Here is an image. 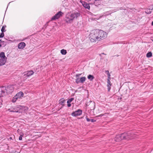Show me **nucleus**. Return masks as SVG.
I'll return each mask as SVG.
<instances>
[{"mask_svg":"<svg viewBox=\"0 0 153 153\" xmlns=\"http://www.w3.org/2000/svg\"><path fill=\"white\" fill-rule=\"evenodd\" d=\"M81 14L79 11L69 12L66 13L64 19L66 23L70 24L80 16Z\"/></svg>","mask_w":153,"mask_h":153,"instance_id":"f257e3e1","label":"nucleus"},{"mask_svg":"<svg viewBox=\"0 0 153 153\" xmlns=\"http://www.w3.org/2000/svg\"><path fill=\"white\" fill-rule=\"evenodd\" d=\"M133 134H131L130 131H129L128 133L125 132L121 134L117 135L115 138V140L116 141H118L122 140L131 139L133 138Z\"/></svg>","mask_w":153,"mask_h":153,"instance_id":"f03ea898","label":"nucleus"},{"mask_svg":"<svg viewBox=\"0 0 153 153\" xmlns=\"http://www.w3.org/2000/svg\"><path fill=\"white\" fill-rule=\"evenodd\" d=\"M13 91V88L12 86H8L7 87H0V95L2 96V94L5 92L7 94L11 93Z\"/></svg>","mask_w":153,"mask_h":153,"instance_id":"7ed1b4c3","label":"nucleus"},{"mask_svg":"<svg viewBox=\"0 0 153 153\" xmlns=\"http://www.w3.org/2000/svg\"><path fill=\"white\" fill-rule=\"evenodd\" d=\"M98 29L93 30L90 33L89 37L91 42L98 41Z\"/></svg>","mask_w":153,"mask_h":153,"instance_id":"20e7f679","label":"nucleus"},{"mask_svg":"<svg viewBox=\"0 0 153 153\" xmlns=\"http://www.w3.org/2000/svg\"><path fill=\"white\" fill-rule=\"evenodd\" d=\"M98 41L103 40L107 37V34L105 32L99 29H98Z\"/></svg>","mask_w":153,"mask_h":153,"instance_id":"39448f33","label":"nucleus"},{"mask_svg":"<svg viewBox=\"0 0 153 153\" xmlns=\"http://www.w3.org/2000/svg\"><path fill=\"white\" fill-rule=\"evenodd\" d=\"M63 14V13L61 11L58 12L54 16L52 17L51 20H54L59 19L62 16Z\"/></svg>","mask_w":153,"mask_h":153,"instance_id":"423d86ee","label":"nucleus"},{"mask_svg":"<svg viewBox=\"0 0 153 153\" xmlns=\"http://www.w3.org/2000/svg\"><path fill=\"white\" fill-rule=\"evenodd\" d=\"M82 112V111L80 109H78L75 111L71 113V115L73 117H76L81 115Z\"/></svg>","mask_w":153,"mask_h":153,"instance_id":"0eeeda50","label":"nucleus"},{"mask_svg":"<svg viewBox=\"0 0 153 153\" xmlns=\"http://www.w3.org/2000/svg\"><path fill=\"white\" fill-rule=\"evenodd\" d=\"M34 73V72L33 71H30L25 72L23 74H24V76L29 77L33 75Z\"/></svg>","mask_w":153,"mask_h":153,"instance_id":"6e6552de","label":"nucleus"},{"mask_svg":"<svg viewBox=\"0 0 153 153\" xmlns=\"http://www.w3.org/2000/svg\"><path fill=\"white\" fill-rule=\"evenodd\" d=\"M25 45L26 44L25 42H21L19 43L18 45V48L20 49H22L25 47Z\"/></svg>","mask_w":153,"mask_h":153,"instance_id":"1a4fd4ad","label":"nucleus"},{"mask_svg":"<svg viewBox=\"0 0 153 153\" xmlns=\"http://www.w3.org/2000/svg\"><path fill=\"white\" fill-rule=\"evenodd\" d=\"M23 95V93L22 92L20 91L19 92L17 93L15 95V96L18 99H20L22 97Z\"/></svg>","mask_w":153,"mask_h":153,"instance_id":"9d476101","label":"nucleus"},{"mask_svg":"<svg viewBox=\"0 0 153 153\" xmlns=\"http://www.w3.org/2000/svg\"><path fill=\"white\" fill-rule=\"evenodd\" d=\"M7 59V58H5V59H0V66H2L4 65Z\"/></svg>","mask_w":153,"mask_h":153,"instance_id":"9b49d317","label":"nucleus"},{"mask_svg":"<svg viewBox=\"0 0 153 153\" xmlns=\"http://www.w3.org/2000/svg\"><path fill=\"white\" fill-rule=\"evenodd\" d=\"M113 12V11L110 10L109 11L105 12L102 13V16H106L110 15Z\"/></svg>","mask_w":153,"mask_h":153,"instance_id":"f8f14e48","label":"nucleus"},{"mask_svg":"<svg viewBox=\"0 0 153 153\" xmlns=\"http://www.w3.org/2000/svg\"><path fill=\"white\" fill-rule=\"evenodd\" d=\"M110 79H107V87H108V91H109L111 89V83Z\"/></svg>","mask_w":153,"mask_h":153,"instance_id":"ddd939ff","label":"nucleus"},{"mask_svg":"<svg viewBox=\"0 0 153 153\" xmlns=\"http://www.w3.org/2000/svg\"><path fill=\"white\" fill-rule=\"evenodd\" d=\"M15 108H9L8 110V111L10 112H20V111L19 110H16Z\"/></svg>","mask_w":153,"mask_h":153,"instance_id":"4468645a","label":"nucleus"},{"mask_svg":"<svg viewBox=\"0 0 153 153\" xmlns=\"http://www.w3.org/2000/svg\"><path fill=\"white\" fill-rule=\"evenodd\" d=\"M82 4L83 7L87 9H90V6L88 4H87V3L83 1V3H82Z\"/></svg>","mask_w":153,"mask_h":153,"instance_id":"2eb2a0df","label":"nucleus"},{"mask_svg":"<svg viewBox=\"0 0 153 153\" xmlns=\"http://www.w3.org/2000/svg\"><path fill=\"white\" fill-rule=\"evenodd\" d=\"M80 83H83L86 79V77L85 76L82 77L80 78Z\"/></svg>","mask_w":153,"mask_h":153,"instance_id":"dca6fc26","label":"nucleus"},{"mask_svg":"<svg viewBox=\"0 0 153 153\" xmlns=\"http://www.w3.org/2000/svg\"><path fill=\"white\" fill-rule=\"evenodd\" d=\"M100 0H95L94 1V4L97 6H98L100 5Z\"/></svg>","mask_w":153,"mask_h":153,"instance_id":"f3484780","label":"nucleus"},{"mask_svg":"<svg viewBox=\"0 0 153 153\" xmlns=\"http://www.w3.org/2000/svg\"><path fill=\"white\" fill-rule=\"evenodd\" d=\"M0 57L1 58L4 59H5V58H7L5 56L4 52H3L0 53Z\"/></svg>","mask_w":153,"mask_h":153,"instance_id":"a211bd4d","label":"nucleus"},{"mask_svg":"<svg viewBox=\"0 0 153 153\" xmlns=\"http://www.w3.org/2000/svg\"><path fill=\"white\" fill-rule=\"evenodd\" d=\"M88 78L90 81H92L94 78V77L93 75L90 74L88 76Z\"/></svg>","mask_w":153,"mask_h":153,"instance_id":"6ab92c4d","label":"nucleus"},{"mask_svg":"<svg viewBox=\"0 0 153 153\" xmlns=\"http://www.w3.org/2000/svg\"><path fill=\"white\" fill-rule=\"evenodd\" d=\"M61 53L62 55H65L67 53L66 50L64 49H62L61 51Z\"/></svg>","mask_w":153,"mask_h":153,"instance_id":"aec40b11","label":"nucleus"},{"mask_svg":"<svg viewBox=\"0 0 153 153\" xmlns=\"http://www.w3.org/2000/svg\"><path fill=\"white\" fill-rule=\"evenodd\" d=\"M146 56L148 58L151 57L152 56V53L151 52H149L147 53Z\"/></svg>","mask_w":153,"mask_h":153,"instance_id":"412c9836","label":"nucleus"},{"mask_svg":"<svg viewBox=\"0 0 153 153\" xmlns=\"http://www.w3.org/2000/svg\"><path fill=\"white\" fill-rule=\"evenodd\" d=\"M18 99L15 96L14 97H13L12 100V102H15Z\"/></svg>","mask_w":153,"mask_h":153,"instance_id":"4be33fe9","label":"nucleus"},{"mask_svg":"<svg viewBox=\"0 0 153 153\" xmlns=\"http://www.w3.org/2000/svg\"><path fill=\"white\" fill-rule=\"evenodd\" d=\"M80 78L79 77H76V83L77 84H78L80 82Z\"/></svg>","mask_w":153,"mask_h":153,"instance_id":"5701e85b","label":"nucleus"},{"mask_svg":"<svg viewBox=\"0 0 153 153\" xmlns=\"http://www.w3.org/2000/svg\"><path fill=\"white\" fill-rule=\"evenodd\" d=\"M65 100H62L60 102V104L62 106L64 105V103L65 102Z\"/></svg>","mask_w":153,"mask_h":153,"instance_id":"b1692460","label":"nucleus"},{"mask_svg":"<svg viewBox=\"0 0 153 153\" xmlns=\"http://www.w3.org/2000/svg\"><path fill=\"white\" fill-rule=\"evenodd\" d=\"M74 99L73 98H71L68 99L67 101V103H71V102Z\"/></svg>","mask_w":153,"mask_h":153,"instance_id":"393cba45","label":"nucleus"},{"mask_svg":"<svg viewBox=\"0 0 153 153\" xmlns=\"http://www.w3.org/2000/svg\"><path fill=\"white\" fill-rule=\"evenodd\" d=\"M5 27L4 26H3L2 27L1 30L2 32H5Z\"/></svg>","mask_w":153,"mask_h":153,"instance_id":"a878e982","label":"nucleus"},{"mask_svg":"<svg viewBox=\"0 0 153 153\" xmlns=\"http://www.w3.org/2000/svg\"><path fill=\"white\" fill-rule=\"evenodd\" d=\"M4 36V34L3 33V32H1L0 34V38H2Z\"/></svg>","mask_w":153,"mask_h":153,"instance_id":"bb28decb","label":"nucleus"},{"mask_svg":"<svg viewBox=\"0 0 153 153\" xmlns=\"http://www.w3.org/2000/svg\"><path fill=\"white\" fill-rule=\"evenodd\" d=\"M1 96L0 95V107H1V106L2 102V100L1 99Z\"/></svg>","mask_w":153,"mask_h":153,"instance_id":"cd10ccee","label":"nucleus"},{"mask_svg":"<svg viewBox=\"0 0 153 153\" xmlns=\"http://www.w3.org/2000/svg\"><path fill=\"white\" fill-rule=\"evenodd\" d=\"M23 135H21L19 137V140H22V137L23 136V134H22Z\"/></svg>","mask_w":153,"mask_h":153,"instance_id":"c85d7f7f","label":"nucleus"},{"mask_svg":"<svg viewBox=\"0 0 153 153\" xmlns=\"http://www.w3.org/2000/svg\"><path fill=\"white\" fill-rule=\"evenodd\" d=\"M86 120L87 122H90L91 121V119L88 118L87 116L86 117Z\"/></svg>","mask_w":153,"mask_h":153,"instance_id":"c756f323","label":"nucleus"},{"mask_svg":"<svg viewBox=\"0 0 153 153\" xmlns=\"http://www.w3.org/2000/svg\"><path fill=\"white\" fill-rule=\"evenodd\" d=\"M107 76H108V79H110V76H111V75L109 73L107 74Z\"/></svg>","mask_w":153,"mask_h":153,"instance_id":"7c9ffc66","label":"nucleus"},{"mask_svg":"<svg viewBox=\"0 0 153 153\" xmlns=\"http://www.w3.org/2000/svg\"><path fill=\"white\" fill-rule=\"evenodd\" d=\"M82 74H76V77H78L79 76L81 75Z\"/></svg>","mask_w":153,"mask_h":153,"instance_id":"2f4dec72","label":"nucleus"},{"mask_svg":"<svg viewBox=\"0 0 153 153\" xmlns=\"http://www.w3.org/2000/svg\"><path fill=\"white\" fill-rule=\"evenodd\" d=\"M67 103V106L68 107H69L71 106V103Z\"/></svg>","mask_w":153,"mask_h":153,"instance_id":"473e14b6","label":"nucleus"},{"mask_svg":"<svg viewBox=\"0 0 153 153\" xmlns=\"http://www.w3.org/2000/svg\"><path fill=\"white\" fill-rule=\"evenodd\" d=\"M92 122H94L96 121V120H94L93 119H91V121Z\"/></svg>","mask_w":153,"mask_h":153,"instance_id":"72a5a7b5","label":"nucleus"},{"mask_svg":"<svg viewBox=\"0 0 153 153\" xmlns=\"http://www.w3.org/2000/svg\"><path fill=\"white\" fill-rule=\"evenodd\" d=\"M3 42H4V41H2L1 40H0V48L1 46V43Z\"/></svg>","mask_w":153,"mask_h":153,"instance_id":"f704fd0d","label":"nucleus"},{"mask_svg":"<svg viewBox=\"0 0 153 153\" xmlns=\"http://www.w3.org/2000/svg\"><path fill=\"white\" fill-rule=\"evenodd\" d=\"M105 73L106 74H107L109 73V71H108V70L105 71Z\"/></svg>","mask_w":153,"mask_h":153,"instance_id":"c9c22d12","label":"nucleus"},{"mask_svg":"<svg viewBox=\"0 0 153 153\" xmlns=\"http://www.w3.org/2000/svg\"><path fill=\"white\" fill-rule=\"evenodd\" d=\"M122 9H123V8H122V7H120V8H119V9H118H118H117L116 10H122Z\"/></svg>","mask_w":153,"mask_h":153,"instance_id":"e433bc0d","label":"nucleus"},{"mask_svg":"<svg viewBox=\"0 0 153 153\" xmlns=\"http://www.w3.org/2000/svg\"><path fill=\"white\" fill-rule=\"evenodd\" d=\"M12 137H10L8 139V140H12Z\"/></svg>","mask_w":153,"mask_h":153,"instance_id":"4c0bfd02","label":"nucleus"},{"mask_svg":"<svg viewBox=\"0 0 153 153\" xmlns=\"http://www.w3.org/2000/svg\"><path fill=\"white\" fill-rule=\"evenodd\" d=\"M151 12H151V11H149V12H148L147 13V14H150V13H151Z\"/></svg>","mask_w":153,"mask_h":153,"instance_id":"58836bf2","label":"nucleus"},{"mask_svg":"<svg viewBox=\"0 0 153 153\" xmlns=\"http://www.w3.org/2000/svg\"><path fill=\"white\" fill-rule=\"evenodd\" d=\"M151 40L153 42V37H152L151 38Z\"/></svg>","mask_w":153,"mask_h":153,"instance_id":"ea45409f","label":"nucleus"},{"mask_svg":"<svg viewBox=\"0 0 153 153\" xmlns=\"http://www.w3.org/2000/svg\"><path fill=\"white\" fill-rule=\"evenodd\" d=\"M103 115L102 114H101L100 115V116H103Z\"/></svg>","mask_w":153,"mask_h":153,"instance_id":"a19ab883","label":"nucleus"},{"mask_svg":"<svg viewBox=\"0 0 153 153\" xmlns=\"http://www.w3.org/2000/svg\"><path fill=\"white\" fill-rule=\"evenodd\" d=\"M152 25H153V21L152 22Z\"/></svg>","mask_w":153,"mask_h":153,"instance_id":"79ce46f5","label":"nucleus"},{"mask_svg":"<svg viewBox=\"0 0 153 153\" xmlns=\"http://www.w3.org/2000/svg\"><path fill=\"white\" fill-rule=\"evenodd\" d=\"M114 12H115L116 11V10H114Z\"/></svg>","mask_w":153,"mask_h":153,"instance_id":"37998d69","label":"nucleus"}]
</instances>
